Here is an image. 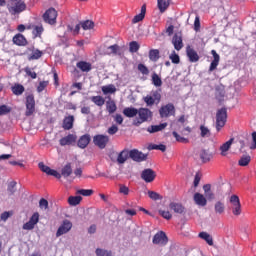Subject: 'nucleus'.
<instances>
[{"mask_svg": "<svg viewBox=\"0 0 256 256\" xmlns=\"http://www.w3.org/2000/svg\"><path fill=\"white\" fill-rule=\"evenodd\" d=\"M148 57H149L150 61H153V63H157V61H159V59L161 57L159 49H151L149 51Z\"/></svg>", "mask_w": 256, "mask_h": 256, "instance_id": "obj_34", "label": "nucleus"}, {"mask_svg": "<svg viewBox=\"0 0 256 256\" xmlns=\"http://www.w3.org/2000/svg\"><path fill=\"white\" fill-rule=\"evenodd\" d=\"M96 255L97 256H111V252L101 249V248H97L96 249Z\"/></svg>", "mask_w": 256, "mask_h": 256, "instance_id": "obj_60", "label": "nucleus"}, {"mask_svg": "<svg viewBox=\"0 0 256 256\" xmlns=\"http://www.w3.org/2000/svg\"><path fill=\"white\" fill-rule=\"evenodd\" d=\"M43 31H45V29L43 28L42 24L33 26L32 35L34 39H37V37L41 39V35H43Z\"/></svg>", "mask_w": 256, "mask_h": 256, "instance_id": "obj_28", "label": "nucleus"}, {"mask_svg": "<svg viewBox=\"0 0 256 256\" xmlns=\"http://www.w3.org/2000/svg\"><path fill=\"white\" fill-rule=\"evenodd\" d=\"M186 55L190 63H197V61H199V54H197V51L190 46L186 48Z\"/></svg>", "mask_w": 256, "mask_h": 256, "instance_id": "obj_17", "label": "nucleus"}, {"mask_svg": "<svg viewBox=\"0 0 256 256\" xmlns=\"http://www.w3.org/2000/svg\"><path fill=\"white\" fill-rule=\"evenodd\" d=\"M251 163V156L250 155H243L240 160L238 161V165L240 167H247Z\"/></svg>", "mask_w": 256, "mask_h": 256, "instance_id": "obj_45", "label": "nucleus"}, {"mask_svg": "<svg viewBox=\"0 0 256 256\" xmlns=\"http://www.w3.org/2000/svg\"><path fill=\"white\" fill-rule=\"evenodd\" d=\"M138 117L139 119L137 121H134V125H136V127H139L141 123H145L146 121H149V119L153 117V112H151V110H149L148 108H139Z\"/></svg>", "mask_w": 256, "mask_h": 256, "instance_id": "obj_4", "label": "nucleus"}, {"mask_svg": "<svg viewBox=\"0 0 256 256\" xmlns=\"http://www.w3.org/2000/svg\"><path fill=\"white\" fill-rule=\"evenodd\" d=\"M231 145H233V138H231L230 140H228L227 142L220 146L222 157H225V155H227V151L231 149Z\"/></svg>", "mask_w": 256, "mask_h": 256, "instance_id": "obj_32", "label": "nucleus"}, {"mask_svg": "<svg viewBox=\"0 0 256 256\" xmlns=\"http://www.w3.org/2000/svg\"><path fill=\"white\" fill-rule=\"evenodd\" d=\"M198 237H200V239H203L204 241H206V243H208L210 245V247H212L213 245V236L210 235L207 232H200L198 234Z\"/></svg>", "mask_w": 256, "mask_h": 256, "instance_id": "obj_37", "label": "nucleus"}, {"mask_svg": "<svg viewBox=\"0 0 256 256\" xmlns=\"http://www.w3.org/2000/svg\"><path fill=\"white\" fill-rule=\"evenodd\" d=\"M172 44L174 46V49H176V51H181L183 47V37L181 36V34H175L173 36Z\"/></svg>", "mask_w": 256, "mask_h": 256, "instance_id": "obj_20", "label": "nucleus"}, {"mask_svg": "<svg viewBox=\"0 0 256 256\" xmlns=\"http://www.w3.org/2000/svg\"><path fill=\"white\" fill-rule=\"evenodd\" d=\"M73 123H75V117L74 116L65 117L64 120H63L62 127L66 131H69V130L73 129Z\"/></svg>", "mask_w": 256, "mask_h": 256, "instance_id": "obj_26", "label": "nucleus"}, {"mask_svg": "<svg viewBox=\"0 0 256 256\" xmlns=\"http://www.w3.org/2000/svg\"><path fill=\"white\" fill-rule=\"evenodd\" d=\"M12 108L7 105H1L0 106V116L8 115V113H11Z\"/></svg>", "mask_w": 256, "mask_h": 256, "instance_id": "obj_55", "label": "nucleus"}, {"mask_svg": "<svg viewBox=\"0 0 256 256\" xmlns=\"http://www.w3.org/2000/svg\"><path fill=\"white\" fill-rule=\"evenodd\" d=\"M152 84L154 87H161L163 85V80H161V76H158L156 72L152 74Z\"/></svg>", "mask_w": 256, "mask_h": 256, "instance_id": "obj_44", "label": "nucleus"}, {"mask_svg": "<svg viewBox=\"0 0 256 256\" xmlns=\"http://www.w3.org/2000/svg\"><path fill=\"white\" fill-rule=\"evenodd\" d=\"M106 111H108L109 115H113V113L117 111V104H115V100H108L106 102Z\"/></svg>", "mask_w": 256, "mask_h": 256, "instance_id": "obj_36", "label": "nucleus"}, {"mask_svg": "<svg viewBox=\"0 0 256 256\" xmlns=\"http://www.w3.org/2000/svg\"><path fill=\"white\" fill-rule=\"evenodd\" d=\"M26 111L25 115L26 117H31L33 113H35V96L33 94H29L26 96Z\"/></svg>", "mask_w": 256, "mask_h": 256, "instance_id": "obj_6", "label": "nucleus"}, {"mask_svg": "<svg viewBox=\"0 0 256 256\" xmlns=\"http://www.w3.org/2000/svg\"><path fill=\"white\" fill-rule=\"evenodd\" d=\"M38 167L42 173H46V175H51L53 169L51 167L45 165L43 162H39Z\"/></svg>", "mask_w": 256, "mask_h": 256, "instance_id": "obj_47", "label": "nucleus"}, {"mask_svg": "<svg viewBox=\"0 0 256 256\" xmlns=\"http://www.w3.org/2000/svg\"><path fill=\"white\" fill-rule=\"evenodd\" d=\"M250 149H256V132L252 133V145Z\"/></svg>", "mask_w": 256, "mask_h": 256, "instance_id": "obj_64", "label": "nucleus"}, {"mask_svg": "<svg viewBox=\"0 0 256 256\" xmlns=\"http://www.w3.org/2000/svg\"><path fill=\"white\" fill-rule=\"evenodd\" d=\"M90 99L97 107H103L105 105V98L103 96H92Z\"/></svg>", "mask_w": 256, "mask_h": 256, "instance_id": "obj_40", "label": "nucleus"}, {"mask_svg": "<svg viewBox=\"0 0 256 256\" xmlns=\"http://www.w3.org/2000/svg\"><path fill=\"white\" fill-rule=\"evenodd\" d=\"M14 45H18V47H25L27 45V38L23 34H16L12 39Z\"/></svg>", "mask_w": 256, "mask_h": 256, "instance_id": "obj_23", "label": "nucleus"}, {"mask_svg": "<svg viewBox=\"0 0 256 256\" xmlns=\"http://www.w3.org/2000/svg\"><path fill=\"white\" fill-rule=\"evenodd\" d=\"M139 110L135 107H126L123 109V115L129 119L137 117Z\"/></svg>", "mask_w": 256, "mask_h": 256, "instance_id": "obj_24", "label": "nucleus"}, {"mask_svg": "<svg viewBox=\"0 0 256 256\" xmlns=\"http://www.w3.org/2000/svg\"><path fill=\"white\" fill-rule=\"evenodd\" d=\"M227 123V108L223 107L216 113V130L219 132Z\"/></svg>", "mask_w": 256, "mask_h": 256, "instance_id": "obj_2", "label": "nucleus"}, {"mask_svg": "<svg viewBox=\"0 0 256 256\" xmlns=\"http://www.w3.org/2000/svg\"><path fill=\"white\" fill-rule=\"evenodd\" d=\"M102 93L104 95H113V93H117V88L115 87V85L113 84H109V85H106V86H102Z\"/></svg>", "mask_w": 256, "mask_h": 256, "instance_id": "obj_33", "label": "nucleus"}, {"mask_svg": "<svg viewBox=\"0 0 256 256\" xmlns=\"http://www.w3.org/2000/svg\"><path fill=\"white\" fill-rule=\"evenodd\" d=\"M211 153H209L208 150L202 149L200 151V159L203 163H209V161H211Z\"/></svg>", "mask_w": 256, "mask_h": 256, "instance_id": "obj_38", "label": "nucleus"}, {"mask_svg": "<svg viewBox=\"0 0 256 256\" xmlns=\"http://www.w3.org/2000/svg\"><path fill=\"white\" fill-rule=\"evenodd\" d=\"M138 71L142 73V75H149V68H147L145 64H138Z\"/></svg>", "mask_w": 256, "mask_h": 256, "instance_id": "obj_57", "label": "nucleus"}, {"mask_svg": "<svg viewBox=\"0 0 256 256\" xmlns=\"http://www.w3.org/2000/svg\"><path fill=\"white\" fill-rule=\"evenodd\" d=\"M76 67H77V69L82 71V73H89V71H91V69H93L91 62H87V61H83V60L77 62Z\"/></svg>", "mask_w": 256, "mask_h": 256, "instance_id": "obj_19", "label": "nucleus"}, {"mask_svg": "<svg viewBox=\"0 0 256 256\" xmlns=\"http://www.w3.org/2000/svg\"><path fill=\"white\" fill-rule=\"evenodd\" d=\"M49 85L48 81H42L39 83L38 87H37V91L38 93H42V91H45V88Z\"/></svg>", "mask_w": 256, "mask_h": 256, "instance_id": "obj_61", "label": "nucleus"}, {"mask_svg": "<svg viewBox=\"0 0 256 256\" xmlns=\"http://www.w3.org/2000/svg\"><path fill=\"white\" fill-rule=\"evenodd\" d=\"M59 143L61 147L69 146V145H75L77 143V135L75 134H68L67 136L61 138L59 140Z\"/></svg>", "mask_w": 256, "mask_h": 256, "instance_id": "obj_15", "label": "nucleus"}, {"mask_svg": "<svg viewBox=\"0 0 256 256\" xmlns=\"http://www.w3.org/2000/svg\"><path fill=\"white\" fill-rule=\"evenodd\" d=\"M229 209L232 211V214L235 215V217H239V215H241V200H239V196L232 195L230 197Z\"/></svg>", "mask_w": 256, "mask_h": 256, "instance_id": "obj_5", "label": "nucleus"}, {"mask_svg": "<svg viewBox=\"0 0 256 256\" xmlns=\"http://www.w3.org/2000/svg\"><path fill=\"white\" fill-rule=\"evenodd\" d=\"M200 137H211V130H209V128H207V126L205 125H201L200 126Z\"/></svg>", "mask_w": 256, "mask_h": 256, "instance_id": "obj_49", "label": "nucleus"}, {"mask_svg": "<svg viewBox=\"0 0 256 256\" xmlns=\"http://www.w3.org/2000/svg\"><path fill=\"white\" fill-rule=\"evenodd\" d=\"M145 13H147V6L144 4L141 7V12L132 19V23L143 21V19H145Z\"/></svg>", "mask_w": 256, "mask_h": 256, "instance_id": "obj_27", "label": "nucleus"}, {"mask_svg": "<svg viewBox=\"0 0 256 256\" xmlns=\"http://www.w3.org/2000/svg\"><path fill=\"white\" fill-rule=\"evenodd\" d=\"M39 207L40 209H45V210L49 209V201H47V199L45 198L40 199Z\"/></svg>", "mask_w": 256, "mask_h": 256, "instance_id": "obj_58", "label": "nucleus"}, {"mask_svg": "<svg viewBox=\"0 0 256 256\" xmlns=\"http://www.w3.org/2000/svg\"><path fill=\"white\" fill-rule=\"evenodd\" d=\"M169 1L170 0H158V9L160 13H165L169 8Z\"/></svg>", "mask_w": 256, "mask_h": 256, "instance_id": "obj_42", "label": "nucleus"}, {"mask_svg": "<svg viewBox=\"0 0 256 256\" xmlns=\"http://www.w3.org/2000/svg\"><path fill=\"white\" fill-rule=\"evenodd\" d=\"M169 209L174 211V213H178L179 215H183V213H185V206H183L181 203L171 202L169 204Z\"/></svg>", "mask_w": 256, "mask_h": 256, "instance_id": "obj_21", "label": "nucleus"}, {"mask_svg": "<svg viewBox=\"0 0 256 256\" xmlns=\"http://www.w3.org/2000/svg\"><path fill=\"white\" fill-rule=\"evenodd\" d=\"M15 187H17V182L13 181L9 183L7 191L10 195H13L15 193Z\"/></svg>", "mask_w": 256, "mask_h": 256, "instance_id": "obj_59", "label": "nucleus"}, {"mask_svg": "<svg viewBox=\"0 0 256 256\" xmlns=\"http://www.w3.org/2000/svg\"><path fill=\"white\" fill-rule=\"evenodd\" d=\"M11 89L12 93L17 96L23 95V93H25V87H23L21 84H15Z\"/></svg>", "mask_w": 256, "mask_h": 256, "instance_id": "obj_41", "label": "nucleus"}, {"mask_svg": "<svg viewBox=\"0 0 256 256\" xmlns=\"http://www.w3.org/2000/svg\"><path fill=\"white\" fill-rule=\"evenodd\" d=\"M39 223V212H35L29 219L28 222L23 224L22 229L24 231H33L35 229V225Z\"/></svg>", "mask_w": 256, "mask_h": 256, "instance_id": "obj_12", "label": "nucleus"}, {"mask_svg": "<svg viewBox=\"0 0 256 256\" xmlns=\"http://www.w3.org/2000/svg\"><path fill=\"white\" fill-rule=\"evenodd\" d=\"M81 201H83V197L81 196H70L68 198V203L71 205V207H77Z\"/></svg>", "mask_w": 256, "mask_h": 256, "instance_id": "obj_39", "label": "nucleus"}, {"mask_svg": "<svg viewBox=\"0 0 256 256\" xmlns=\"http://www.w3.org/2000/svg\"><path fill=\"white\" fill-rule=\"evenodd\" d=\"M148 196L152 199V201H161V199H163V196L155 191H148Z\"/></svg>", "mask_w": 256, "mask_h": 256, "instance_id": "obj_51", "label": "nucleus"}, {"mask_svg": "<svg viewBox=\"0 0 256 256\" xmlns=\"http://www.w3.org/2000/svg\"><path fill=\"white\" fill-rule=\"evenodd\" d=\"M169 59L172 63H174V65H179V63H181V58L177 53H175V51L172 52V54L169 56Z\"/></svg>", "mask_w": 256, "mask_h": 256, "instance_id": "obj_53", "label": "nucleus"}, {"mask_svg": "<svg viewBox=\"0 0 256 256\" xmlns=\"http://www.w3.org/2000/svg\"><path fill=\"white\" fill-rule=\"evenodd\" d=\"M89 143H91V135L84 134L78 139L77 145L80 149H86Z\"/></svg>", "mask_w": 256, "mask_h": 256, "instance_id": "obj_18", "label": "nucleus"}, {"mask_svg": "<svg viewBox=\"0 0 256 256\" xmlns=\"http://www.w3.org/2000/svg\"><path fill=\"white\" fill-rule=\"evenodd\" d=\"M168 241L167 234L163 231L156 233L152 240L154 245H167Z\"/></svg>", "mask_w": 256, "mask_h": 256, "instance_id": "obj_14", "label": "nucleus"}, {"mask_svg": "<svg viewBox=\"0 0 256 256\" xmlns=\"http://www.w3.org/2000/svg\"><path fill=\"white\" fill-rule=\"evenodd\" d=\"M141 49V45H139V42L132 41L129 43V51L130 53H137Z\"/></svg>", "mask_w": 256, "mask_h": 256, "instance_id": "obj_48", "label": "nucleus"}, {"mask_svg": "<svg viewBox=\"0 0 256 256\" xmlns=\"http://www.w3.org/2000/svg\"><path fill=\"white\" fill-rule=\"evenodd\" d=\"M43 19L48 25H55L57 23V10L50 8L43 14Z\"/></svg>", "mask_w": 256, "mask_h": 256, "instance_id": "obj_7", "label": "nucleus"}, {"mask_svg": "<svg viewBox=\"0 0 256 256\" xmlns=\"http://www.w3.org/2000/svg\"><path fill=\"white\" fill-rule=\"evenodd\" d=\"M149 149L156 150V151H162V153H165L167 151V146H165L164 144H160V145L151 144L149 146Z\"/></svg>", "mask_w": 256, "mask_h": 256, "instance_id": "obj_50", "label": "nucleus"}, {"mask_svg": "<svg viewBox=\"0 0 256 256\" xmlns=\"http://www.w3.org/2000/svg\"><path fill=\"white\" fill-rule=\"evenodd\" d=\"M6 7L10 15H21L27 11V4L23 0H8Z\"/></svg>", "mask_w": 256, "mask_h": 256, "instance_id": "obj_1", "label": "nucleus"}, {"mask_svg": "<svg viewBox=\"0 0 256 256\" xmlns=\"http://www.w3.org/2000/svg\"><path fill=\"white\" fill-rule=\"evenodd\" d=\"M78 195H83V197H91L93 195V190L91 189H80L77 191Z\"/></svg>", "mask_w": 256, "mask_h": 256, "instance_id": "obj_54", "label": "nucleus"}, {"mask_svg": "<svg viewBox=\"0 0 256 256\" xmlns=\"http://www.w3.org/2000/svg\"><path fill=\"white\" fill-rule=\"evenodd\" d=\"M119 193H121L122 195H129V187L120 184L119 185Z\"/></svg>", "mask_w": 256, "mask_h": 256, "instance_id": "obj_62", "label": "nucleus"}, {"mask_svg": "<svg viewBox=\"0 0 256 256\" xmlns=\"http://www.w3.org/2000/svg\"><path fill=\"white\" fill-rule=\"evenodd\" d=\"M215 99L221 105L225 101V88L223 86H217L215 90Z\"/></svg>", "mask_w": 256, "mask_h": 256, "instance_id": "obj_22", "label": "nucleus"}, {"mask_svg": "<svg viewBox=\"0 0 256 256\" xmlns=\"http://www.w3.org/2000/svg\"><path fill=\"white\" fill-rule=\"evenodd\" d=\"M140 177L145 183H153L157 177V173L151 168H146L141 172Z\"/></svg>", "mask_w": 256, "mask_h": 256, "instance_id": "obj_11", "label": "nucleus"}, {"mask_svg": "<svg viewBox=\"0 0 256 256\" xmlns=\"http://www.w3.org/2000/svg\"><path fill=\"white\" fill-rule=\"evenodd\" d=\"M173 137L178 141V143H189V139L179 135L177 132H172Z\"/></svg>", "mask_w": 256, "mask_h": 256, "instance_id": "obj_52", "label": "nucleus"}, {"mask_svg": "<svg viewBox=\"0 0 256 256\" xmlns=\"http://www.w3.org/2000/svg\"><path fill=\"white\" fill-rule=\"evenodd\" d=\"M127 159H129V150H122L118 154L117 163H119V165H123Z\"/></svg>", "mask_w": 256, "mask_h": 256, "instance_id": "obj_29", "label": "nucleus"}, {"mask_svg": "<svg viewBox=\"0 0 256 256\" xmlns=\"http://www.w3.org/2000/svg\"><path fill=\"white\" fill-rule=\"evenodd\" d=\"M159 115L162 119L171 117V115H175V105H173V103H168L162 106L159 109Z\"/></svg>", "mask_w": 256, "mask_h": 256, "instance_id": "obj_10", "label": "nucleus"}, {"mask_svg": "<svg viewBox=\"0 0 256 256\" xmlns=\"http://www.w3.org/2000/svg\"><path fill=\"white\" fill-rule=\"evenodd\" d=\"M214 211L216 215H223L225 213V203L222 201H217L214 204Z\"/></svg>", "mask_w": 256, "mask_h": 256, "instance_id": "obj_31", "label": "nucleus"}, {"mask_svg": "<svg viewBox=\"0 0 256 256\" xmlns=\"http://www.w3.org/2000/svg\"><path fill=\"white\" fill-rule=\"evenodd\" d=\"M73 173V168H71V163L66 164L62 170H61V175L62 177H64L65 179H67V177H71Z\"/></svg>", "mask_w": 256, "mask_h": 256, "instance_id": "obj_35", "label": "nucleus"}, {"mask_svg": "<svg viewBox=\"0 0 256 256\" xmlns=\"http://www.w3.org/2000/svg\"><path fill=\"white\" fill-rule=\"evenodd\" d=\"M211 55L213 56V60L209 67V72L212 73V71H215L217 67H219V62L221 61V56L217 54V51L211 50Z\"/></svg>", "mask_w": 256, "mask_h": 256, "instance_id": "obj_16", "label": "nucleus"}, {"mask_svg": "<svg viewBox=\"0 0 256 256\" xmlns=\"http://www.w3.org/2000/svg\"><path fill=\"white\" fill-rule=\"evenodd\" d=\"M93 143L99 149H105V147H107L109 144V136L103 134L95 135L93 137Z\"/></svg>", "mask_w": 256, "mask_h": 256, "instance_id": "obj_8", "label": "nucleus"}, {"mask_svg": "<svg viewBox=\"0 0 256 256\" xmlns=\"http://www.w3.org/2000/svg\"><path fill=\"white\" fill-rule=\"evenodd\" d=\"M194 201L196 205H199L200 207H205V205H207V198L199 192L194 194Z\"/></svg>", "mask_w": 256, "mask_h": 256, "instance_id": "obj_25", "label": "nucleus"}, {"mask_svg": "<svg viewBox=\"0 0 256 256\" xmlns=\"http://www.w3.org/2000/svg\"><path fill=\"white\" fill-rule=\"evenodd\" d=\"M72 228H73V223H71V221L69 220H64L56 232V237H61V235H65L66 233H69L70 229Z\"/></svg>", "mask_w": 256, "mask_h": 256, "instance_id": "obj_13", "label": "nucleus"}, {"mask_svg": "<svg viewBox=\"0 0 256 256\" xmlns=\"http://www.w3.org/2000/svg\"><path fill=\"white\" fill-rule=\"evenodd\" d=\"M144 103L147 107H153V105H159L161 103V90L152 91V95H147L143 98Z\"/></svg>", "mask_w": 256, "mask_h": 256, "instance_id": "obj_3", "label": "nucleus"}, {"mask_svg": "<svg viewBox=\"0 0 256 256\" xmlns=\"http://www.w3.org/2000/svg\"><path fill=\"white\" fill-rule=\"evenodd\" d=\"M80 25L84 31H89L90 29H93V27H95V22L91 20H85L81 22Z\"/></svg>", "mask_w": 256, "mask_h": 256, "instance_id": "obj_46", "label": "nucleus"}, {"mask_svg": "<svg viewBox=\"0 0 256 256\" xmlns=\"http://www.w3.org/2000/svg\"><path fill=\"white\" fill-rule=\"evenodd\" d=\"M43 57V51L39 49H34L30 54L29 60L30 61H37V59H41Z\"/></svg>", "mask_w": 256, "mask_h": 256, "instance_id": "obj_43", "label": "nucleus"}, {"mask_svg": "<svg viewBox=\"0 0 256 256\" xmlns=\"http://www.w3.org/2000/svg\"><path fill=\"white\" fill-rule=\"evenodd\" d=\"M159 215H161V217H163V219H167V221H169L173 217L171 212L165 211V210H159Z\"/></svg>", "mask_w": 256, "mask_h": 256, "instance_id": "obj_56", "label": "nucleus"}, {"mask_svg": "<svg viewBox=\"0 0 256 256\" xmlns=\"http://www.w3.org/2000/svg\"><path fill=\"white\" fill-rule=\"evenodd\" d=\"M129 157L136 163H143V161H147L148 155L138 149H132L129 151Z\"/></svg>", "mask_w": 256, "mask_h": 256, "instance_id": "obj_9", "label": "nucleus"}, {"mask_svg": "<svg viewBox=\"0 0 256 256\" xmlns=\"http://www.w3.org/2000/svg\"><path fill=\"white\" fill-rule=\"evenodd\" d=\"M119 131V127L117 125H112L111 127L108 128L107 133L108 135H115Z\"/></svg>", "mask_w": 256, "mask_h": 256, "instance_id": "obj_63", "label": "nucleus"}, {"mask_svg": "<svg viewBox=\"0 0 256 256\" xmlns=\"http://www.w3.org/2000/svg\"><path fill=\"white\" fill-rule=\"evenodd\" d=\"M167 127V123H162L159 125H152L147 128L148 133H159V131H163Z\"/></svg>", "mask_w": 256, "mask_h": 256, "instance_id": "obj_30", "label": "nucleus"}]
</instances>
